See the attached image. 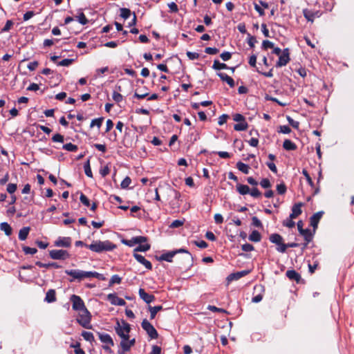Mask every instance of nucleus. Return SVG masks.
<instances>
[{
	"instance_id": "58836bf2",
	"label": "nucleus",
	"mask_w": 354,
	"mask_h": 354,
	"mask_svg": "<svg viewBox=\"0 0 354 354\" xmlns=\"http://www.w3.org/2000/svg\"><path fill=\"white\" fill-rule=\"evenodd\" d=\"M150 247H151L150 245L148 243H146L144 245H142L140 243V244H139V245L138 247H136L134 249L133 253H137L138 252H147L150 249Z\"/></svg>"
},
{
	"instance_id": "052dcab7",
	"label": "nucleus",
	"mask_w": 354,
	"mask_h": 354,
	"mask_svg": "<svg viewBox=\"0 0 354 354\" xmlns=\"http://www.w3.org/2000/svg\"><path fill=\"white\" fill-rule=\"evenodd\" d=\"M80 200L81 203L83 205H84L85 206H86V207L90 206V201H89L88 198L84 194H81Z\"/></svg>"
},
{
	"instance_id": "c03bdc74",
	"label": "nucleus",
	"mask_w": 354,
	"mask_h": 354,
	"mask_svg": "<svg viewBox=\"0 0 354 354\" xmlns=\"http://www.w3.org/2000/svg\"><path fill=\"white\" fill-rule=\"evenodd\" d=\"M131 14V12L130 10V9L126 8H120V16L123 19H127V18H129L130 17Z\"/></svg>"
},
{
	"instance_id": "bf43d9fd",
	"label": "nucleus",
	"mask_w": 354,
	"mask_h": 354,
	"mask_svg": "<svg viewBox=\"0 0 354 354\" xmlns=\"http://www.w3.org/2000/svg\"><path fill=\"white\" fill-rule=\"evenodd\" d=\"M274 48V44L269 40H264L262 43V48L267 50L268 48Z\"/></svg>"
},
{
	"instance_id": "e2e57ef3",
	"label": "nucleus",
	"mask_w": 354,
	"mask_h": 354,
	"mask_svg": "<svg viewBox=\"0 0 354 354\" xmlns=\"http://www.w3.org/2000/svg\"><path fill=\"white\" fill-rule=\"evenodd\" d=\"M218 49L216 48L207 47L205 52L209 55H216L218 53Z\"/></svg>"
},
{
	"instance_id": "a878e982",
	"label": "nucleus",
	"mask_w": 354,
	"mask_h": 354,
	"mask_svg": "<svg viewBox=\"0 0 354 354\" xmlns=\"http://www.w3.org/2000/svg\"><path fill=\"white\" fill-rule=\"evenodd\" d=\"M30 230V227H22L19 232V239L21 241H24L27 239L29 232Z\"/></svg>"
},
{
	"instance_id": "e433bc0d",
	"label": "nucleus",
	"mask_w": 354,
	"mask_h": 354,
	"mask_svg": "<svg viewBox=\"0 0 354 354\" xmlns=\"http://www.w3.org/2000/svg\"><path fill=\"white\" fill-rule=\"evenodd\" d=\"M84 172H85V174L89 177V178H93V173H92V171H91V165H90V160L88 159L84 165Z\"/></svg>"
},
{
	"instance_id": "774afa93",
	"label": "nucleus",
	"mask_w": 354,
	"mask_h": 354,
	"mask_svg": "<svg viewBox=\"0 0 354 354\" xmlns=\"http://www.w3.org/2000/svg\"><path fill=\"white\" fill-rule=\"evenodd\" d=\"M161 348L158 346L154 345L152 346V350L149 354H160Z\"/></svg>"
},
{
	"instance_id": "2eb2a0df",
	"label": "nucleus",
	"mask_w": 354,
	"mask_h": 354,
	"mask_svg": "<svg viewBox=\"0 0 354 354\" xmlns=\"http://www.w3.org/2000/svg\"><path fill=\"white\" fill-rule=\"evenodd\" d=\"M254 292H258L259 293L252 297V301L254 303H259L263 299L262 292H264V287L261 285H257V286H254Z\"/></svg>"
},
{
	"instance_id": "f3484780",
	"label": "nucleus",
	"mask_w": 354,
	"mask_h": 354,
	"mask_svg": "<svg viewBox=\"0 0 354 354\" xmlns=\"http://www.w3.org/2000/svg\"><path fill=\"white\" fill-rule=\"evenodd\" d=\"M133 257L139 263L144 265L147 269H152V264L151 262L147 260L143 256L138 253H133Z\"/></svg>"
},
{
	"instance_id": "9d476101",
	"label": "nucleus",
	"mask_w": 354,
	"mask_h": 354,
	"mask_svg": "<svg viewBox=\"0 0 354 354\" xmlns=\"http://www.w3.org/2000/svg\"><path fill=\"white\" fill-rule=\"evenodd\" d=\"M107 299L113 305L122 306L126 304V301L123 299L118 297L115 293L109 294L107 295Z\"/></svg>"
},
{
	"instance_id": "6e6d98bb",
	"label": "nucleus",
	"mask_w": 354,
	"mask_h": 354,
	"mask_svg": "<svg viewBox=\"0 0 354 354\" xmlns=\"http://www.w3.org/2000/svg\"><path fill=\"white\" fill-rule=\"evenodd\" d=\"M287 120L288 121L290 125H291L293 128L298 129L299 127V122L298 121L294 120L291 117L287 116Z\"/></svg>"
},
{
	"instance_id": "a211bd4d",
	"label": "nucleus",
	"mask_w": 354,
	"mask_h": 354,
	"mask_svg": "<svg viewBox=\"0 0 354 354\" xmlns=\"http://www.w3.org/2000/svg\"><path fill=\"white\" fill-rule=\"evenodd\" d=\"M115 330L118 336L122 338V341H128L129 339V333H124L121 329L120 322L117 321L116 326H115Z\"/></svg>"
},
{
	"instance_id": "4c0bfd02",
	"label": "nucleus",
	"mask_w": 354,
	"mask_h": 354,
	"mask_svg": "<svg viewBox=\"0 0 354 354\" xmlns=\"http://www.w3.org/2000/svg\"><path fill=\"white\" fill-rule=\"evenodd\" d=\"M212 68L214 70H221L227 69L228 66L224 63H221L218 60H214Z\"/></svg>"
},
{
	"instance_id": "7ed1b4c3",
	"label": "nucleus",
	"mask_w": 354,
	"mask_h": 354,
	"mask_svg": "<svg viewBox=\"0 0 354 354\" xmlns=\"http://www.w3.org/2000/svg\"><path fill=\"white\" fill-rule=\"evenodd\" d=\"M97 335L100 341L105 344V345L102 346L103 349L111 353L112 351L111 346H114V342L111 335L107 333H102L99 332L97 333Z\"/></svg>"
},
{
	"instance_id": "4468645a",
	"label": "nucleus",
	"mask_w": 354,
	"mask_h": 354,
	"mask_svg": "<svg viewBox=\"0 0 354 354\" xmlns=\"http://www.w3.org/2000/svg\"><path fill=\"white\" fill-rule=\"evenodd\" d=\"M250 272L249 270H245L240 272L232 273L229 274L227 277V280L230 282L234 280H238L241 277L248 274Z\"/></svg>"
},
{
	"instance_id": "de8ad7c7",
	"label": "nucleus",
	"mask_w": 354,
	"mask_h": 354,
	"mask_svg": "<svg viewBox=\"0 0 354 354\" xmlns=\"http://www.w3.org/2000/svg\"><path fill=\"white\" fill-rule=\"evenodd\" d=\"M121 329L124 331V333H129L131 330L130 324L126 322L124 320H122L121 323Z\"/></svg>"
},
{
	"instance_id": "ddd939ff",
	"label": "nucleus",
	"mask_w": 354,
	"mask_h": 354,
	"mask_svg": "<svg viewBox=\"0 0 354 354\" xmlns=\"http://www.w3.org/2000/svg\"><path fill=\"white\" fill-rule=\"evenodd\" d=\"M269 240L271 243L278 245L277 248H282V245H285L283 237L279 234H272L269 237Z\"/></svg>"
},
{
	"instance_id": "9b49d317",
	"label": "nucleus",
	"mask_w": 354,
	"mask_h": 354,
	"mask_svg": "<svg viewBox=\"0 0 354 354\" xmlns=\"http://www.w3.org/2000/svg\"><path fill=\"white\" fill-rule=\"evenodd\" d=\"M303 15L308 21L311 22H313L315 18L319 17L321 15L319 11H313L307 8L303 10Z\"/></svg>"
},
{
	"instance_id": "f257e3e1",
	"label": "nucleus",
	"mask_w": 354,
	"mask_h": 354,
	"mask_svg": "<svg viewBox=\"0 0 354 354\" xmlns=\"http://www.w3.org/2000/svg\"><path fill=\"white\" fill-rule=\"evenodd\" d=\"M115 245L109 241H94L90 245H86V248L97 253H101L104 251H111L115 248Z\"/></svg>"
},
{
	"instance_id": "4be33fe9",
	"label": "nucleus",
	"mask_w": 354,
	"mask_h": 354,
	"mask_svg": "<svg viewBox=\"0 0 354 354\" xmlns=\"http://www.w3.org/2000/svg\"><path fill=\"white\" fill-rule=\"evenodd\" d=\"M218 76L221 78L222 81L226 82L227 84L231 87L233 88L235 86V83L234 80L228 76L227 74L223 73H217Z\"/></svg>"
},
{
	"instance_id": "dca6fc26",
	"label": "nucleus",
	"mask_w": 354,
	"mask_h": 354,
	"mask_svg": "<svg viewBox=\"0 0 354 354\" xmlns=\"http://www.w3.org/2000/svg\"><path fill=\"white\" fill-rule=\"evenodd\" d=\"M139 296L147 304H150L155 300V297L146 292L143 288L139 289Z\"/></svg>"
},
{
	"instance_id": "473e14b6",
	"label": "nucleus",
	"mask_w": 354,
	"mask_h": 354,
	"mask_svg": "<svg viewBox=\"0 0 354 354\" xmlns=\"http://www.w3.org/2000/svg\"><path fill=\"white\" fill-rule=\"evenodd\" d=\"M283 147L288 151L294 150L297 148L296 145L290 140H285L283 144Z\"/></svg>"
},
{
	"instance_id": "79ce46f5",
	"label": "nucleus",
	"mask_w": 354,
	"mask_h": 354,
	"mask_svg": "<svg viewBox=\"0 0 354 354\" xmlns=\"http://www.w3.org/2000/svg\"><path fill=\"white\" fill-rule=\"evenodd\" d=\"M82 336L84 339L88 342H92L94 341V336L92 333L88 331H83L82 333Z\"/></svg>"
},
{
	"instance_id": "39448f33",
	"label": "nucleus",
	"mask_w": 354,
	"mask_h": 354,
	"mask_svg": "<svg viewBox=\"0 0 354 354\" xmlns=\"http://www.w3.org/2000/svg\"><path fill=\"white\" fill-rule=\"evenodd\" d=\"M65 273L72 277V279H69L70 282H73L76 279L80 281L86 278L85 275L86 271L80 270H66Z\"/></svg>"
},
{
	"instance_id": "cd10ccee",
	"label": "nucleus",
	"mask_w": 354,
	"mask_h": 354,
	"mask_svg": "<svg viewBox=\"0 0 354 354\" xmlns=\"http://www.w3.org/2000/svg\"><path fill=\"white\" fill-rule=\"evenodd\" d=\"M236 190L241 195H245L250 193V187L245 185L237 184Z\"/></svg>"
},
{
	"instance_id": "680f3d73",
	"label": "nucleus",
	"mask_w": 354,
	"mask_h": 354,
	"mask_svg": "<svg viewBox=\"0 0 354 354\" xmlns=\"http://www.w3.org/2000/svg\"><path fill=\"white\" fill-rule=\"evenodd\" d=\"M249 194L254 198H259L261 196V193L257 187L252 188V190L250 191Z\"/></svg>"
},
{
	"instance_id": "f704fd0d",
	"label": "nucleus",
	"mask_w": 354,
	"mask_h": 354,
	"mask_svg": "<svg viewBox=\"0 0 354 354\" xmlns=\"http://www.w3.org/2000/svg\"><path fill=\"white\" fill-rule=\"evenodd\" d=\"M248 127V123L245 122V120L242 121V122H240L237 124H236L234 126V130L236 131H245L247 129Z\"/></svg>"
},
{
	"instance_id": "864d4df0",
	"label": "nucleus",
	"mask_w": 354,
	"mask_h": 354,
	"mask_svg": "<svg viewBox=\"0 0 354 354\" xmlns=\"http://www.w3.org/2000/svg\"><path fill=\"white\" fill-rule=\"evenodd\" d=\"M131 183V179L129 176H127L126 178H124V179L121 183V185H120L121 188L127 189Z\"/></svg>"
},
{
	"instance_id": "0e129e2a",
	"label": "nucleus",
	"mask_w": 354,
	"mask_h": 354,
	"mask_svg": "<svg viewBox=\"0 0 354 354\" xmlns=\"http://www.w3.org/2000/svg\"><path fill=\"white\" fill-rule=\"evenodd\" d=\"M260 185L262 187L267 189L271 187V183L268 178H263L260 182Z\"/></svg>"
},
{
	"instance_id": "5fc2aeb1",
	"label": "nucleus",
	"mask_w": 354,
	"mask_h": 354,
	"mask_svg": "<svg viewBox=\"0 0 354 354\" xmlns=\"http://www.w3.org/2000/svg\"><path fill=\"white\" fill-rule=\"evenodd\" d=\"M73 62H74V59H64L62 60L61 62H59L57 63V65L62 66H68Z\"/></svg>"
},
{
	"instance_id": "bb28decb",
	"label": "nucleus",
	"mask_w": 354,
	"mask_h": 354,
	"mask_svg": "<svg viewBox=\"0 0 354 354\" xmlns=\"http://www.w3.org/2000/svg\"><path fill=\"white\" fill-rule=\"evenodd\" d=\"M35 264L40 268H61V266L59 265H58L57 263H56V262L44 263L41 261H37L35 263Z\"/></svg>"
},
{
	"instance_id": "5701e85b",
	"label": "nucleus",
	"mask_w": 354,
	"mask_h": 354,
	"mask_svg": "<svg viewBox=\"0 0 354 354\" xmlns=\"http://www.w3.org/2000/svg\"><path fill=\"white\" fill-rule=\"evenodd\" d=\"M300 234L304 236V240L306 241V243L304 245V248H306L307 245L312 241L313 234L309 229H304L301 232H300Z\"/></svg>"
},
{
	"instance_id": "603ef678",
	"label": "nucleus",
	"mask_w": 354,
	"mask_h": 354,
	"mask_svg": "<svg viewBox=\"0 0 354 354\" xmlns=\"http://www.w3.org/2000/svg\"><path fill=\"white\" fill-rule=\"evenodd\" d=\"M112 97H113V100L116 103H119V102H122V100H123L122 95L115 91H113Z\"/></svg>"
},
{
	"instance_id": "6e6552de",
	"label": "nucleus",
	"mask_w": 354,
	"mask_h": 354,
	"mask_svg": "<svg viewBox=\"0 0 354 354\" xmlns=\"http://www.w3.org/2000/svg\"><path fill=\"white\" fill-rule=\"evenodd\" d=\"M290 60V50L288 48L283 50L282 53L279 55V60L276 64L277 67H282L286 66Z\"/></svg>"
},
{
	"instance_id": "393cba45",
	"label": "nucleus",
	"mask_w": 354,
	"mask_h": 354,
	"mask_svg": "<svg viewBox=\"0 0 354 354\" xmlns=\"http://www.w3.org/2000/svg\"><path fill=\"white\" fill-rule=\"evenodd\" d=\"M45 301L48 303H52L56 301V292L54 289H50L48 290L45 297Z\"/></svg>"
},
{
	"instance_id": "49530a36",
	"label": "nucleus",
	"mask_w": 354,
	"mask_h": 354,
	"mask_svg": "<svg viewBox=\"0 0 354 354\" xmlns=\"http://www.w3.org/2000/svg\"><path fill=\"white\" fill-rule=\"evenodd\" d=\"M294 218H291L289 216V218H286L283 221V225L288 227L289 228H292L295 227V223L292 221Z\"/></svg>"
},
{
	"instance_id": "c85d7f7f",
	"label": "nucleus",
	"mask_w": 354,
	"mask_h": 354,
	"mask_svg": "<svg viewBox=\"0 0 354 354\" xmlns=\"http://www.w3.org/2000/svg\"><path fill=\"white\" fill-rule=\"evenodd\" d=\"M0 229H1V230L3 231L6 234V235H7V236L11 235V234L12 232V227L6 222H3L0 224Z\"/></svg>"
},
{
	"instance_id": "aec40b11",
	"label": "nucleus",
	"mask_w": 354,
	"mask_h": 354,
	"mask_svg": "<svg viewBox=\"0 0 354 354\" xmlns=\"http://www.w3.org/2000/svg\"><path fill=\"white\" fill-rule=\"evenodd\" d=\"M323 212H318L314 214L310 218V225L313 227L314 231L317 227L318 223L323 215Z\"/></svg>"
},
{
	"instance_id": "ea45409f",
	"label": "nucleus",
	"mask_w": 354,
	"mask_h": 354,
	"mask_svg": "<svg viewBox=\"0 0 354 354\" xmlns=\"http://www.w3.org/2000/svg\"><path fill=\"white\" fill-rule=\"evenodd\" d=\"M103 120H104V118L103 117L92 120V121L91 122V124H90V127L92 128L94 126H97V128L100 129V127L102 126Z\"/></svg>"
},
{
	"instance_id": "72a5a7b5",
	"label": "nucleus",
	"mask_w": 354,
	"mask_h": 354,
	"mask_svg": "<svg viewBox=\"0 0 354 354\" xmlns=\"http://www.w3.org/2000/svg\"><path fill=\"white\" fill-rule=\"evenodd\" d=\"M298 246L299 244L297 243H288L287 244L285 243V245H282V248H277V250L279 252L284 253L288 248H296Z\"/></svg>"
},
{
	"instance_id": "c756f323",
	"label": "nucleus",
	"mask_w": 354,
	"mask_h": 354,
	"mask_svg": "<svg viewBox=\"0 0 354 354\" xmlns=\"http://www.w3.org/2000/svg\"><path fill=\"white\" fill-rule=\"evenodd\" d=\"M162 309V306H149V310L150 311V319H153L155 318L156 315L158 312L160 311Z\"/></svg>"
},
{
	"instance_id": "7c9ffc66",
	"label": "nucleus",
	"mask_w": 354,
	"mask_h": 354,
	"mask_svg": "<svg viewBox=\"0 0 354 354\" xmlns=\"http://www.w3.org/2000/svg\"><path fill=\"white\" fill-rule=\"evenodd\" d=\"M261 239V235L257 230H253L249 235V240L253 242H259Z\"/></svg>"
},
{
	"instance_id": "8fccbe9b",
	"label": "nucleus",
	"mask_w": 354,
	"mask_h": 354,
	"mask_svg": "<svg viewBox=\"0 0 354 354\" xmlns=\"http://www.w3.org/2000/svg\"><path fill=\"white\" fill-rule=\"evenodd\" d=\"M110 173L109 165L107 164L104 167L100 168V174L102 177L106 176Z\"/></svg>"
},
{
	"instance_id": "c9c22d12",
	"label": "nucleus",
	"mask_w": 354,
	"mask_h": 354,
	"mask_svg": "<svg viewBox=\"0 0 354 354\" xmlns=\"http://www.w3.org/2000/svg\"><path fill=\"white\" fill-rule=\"evenodd\" d=\"M62 149L70 152H76L77 151L78 147L77 145L70 142L63 145Z\"/></svg>"
},
{
	"instance_id": "f8f14e48",
	"label": "nucleus",
	"mask_w": 354,
	"mask_h": 354,
	"mask_svg": "<svg viewBox=\"0 0 354 354\" xmlns=\"http://www.w3.org/2000/svg\"><path fill=\"white\" fill-rule=\"evenodd\" d=\"M55 246L62 248H69L71 245V239L70 237L59 236L54 243Z\"/></svg>"
},
{
	"instance_id": "338daca9",
	"label": "nucleus",
	"mask_w": 354,
	"mask_h": 354,
	"mask_svg": "<svg viewBox=\"0 0 354 354\" xmlns=\"http://www.w3.org/2000/svg\"><path fill=\"white\" fill-rule=\"evenodd\" d=\"M220 57H221V58L223 61H225H225H227V60H229V59H231V57H232V54H231V53H230V52H227V51H225V52L222 53L220 55Z\"/></svg>"
},
{
	"instance_id": "423d86ee",
	"label": "nucleus",
	"mask_w": 354,
	"mask_h": 354,
	"mask_svg": "<svg viewBox=\"0 0 354 354\" xmlns=\"http://www.w3.org/2000/svg\"><path fill=\"white\" fill-rule=\"evenodd\" d=\"M71 301L72 302V307L74 310L83 311L87 309L84 305V301L80 296L73 295L71 297Z\"/></svg>"
},
{
	"instance_id": "37998d69",
	"label": "nucleus",
	"mask_w": 354,
	"mask_h": 354,
	"mask_svg": "<svg viewBox=\"0 0 354 354\" xmlns=\"http://www.w3.org/2000/svg\"><path fill=\"white\" fill-rule=\"evenodd\" d=\"M122 278L119 277L118 274H114L112 276L109 281V286H112L115 283L120 284L121 283Z\"/></svg>"
},
{
	"instance_id": "13d9d810",
	"label": "nucleus",
	"mask_w": 354,
	"mask_h": 354,
	"mask_svg": "<svg viewBox=\"0 0 354 354\" xmlns=\"http://www.w3.org/2000/svg\"><path fill=\"white\" fill-rule=\"evenodd\" d=\"M120 346L122 349V352H127L130 350L131 346L128 343V341H121L120 342Z\"/></svg>"
},
{
	"instance_id": "6ab92c4d",
	"label": "nucleus",
	"mask_w": 354,
	"mask_h": 354,
	"mask_svg": "<svg viewBox=\"0 0 354 354\" xmlns=\"http://www.w3.org/2000/svg\"><path fill=\"white\" fill-rule=\"evenodd\" d=\"M286 275L290 280L295 281L297 283H299L301 280V275L295 270H287Z\"/></svg>"
},
{
	"instance_id": "1a4fd4ad",
	"label": "nucleus",
	"mask_w": 354,
	"mask_h": 354,
	"mask_svg": "<svg viewBox=\"0 0 354 354\" xmlns=\"http://www.w3.org/2000/svg\"><path fill=\"white\" fill-rule=\"evenodd\" d=\"M147 241V238L142 236H135L131 238L130 240H124L123 243L128 246H133L136 244H140L145 243Z\"/></svg>"
},
{
	"instance_id": "a19ab883",
	"label": "nucleus",
	"mask_w": 354,
	"mask_h": 354,
	"mask_svg": "<svg viewBox=\"0 0 354 354\" xmlns=\"http://www.w3.org/2000/svg\"><path fill=\"white\" fill-rule=\"evenodd\" d=\"M76 18L79 23H80L82 25H86L88 22V20L82 12H81L77 16H76Z\"/></svg>"
},
{
	"instance_id": "412c9836",
	"label": "nucleus",
	"mask_w": 354,
	"mask_h": 354,
	"mask_svg": "<svg viewBox=\"0 0 354 354\" xmlns=\"http://www.w3.org/2000/svg\"><path fill=\"white\" fill-rule=\"evenodd\" d=\"M303 203H299L295 204L292 207V213L290 214L291 218H295L298 216H299L302 213V210L301 209Z\"/></svg>"
},
{
	"instance_id": "f03ea898",
	"label": "nucleus",
	"mask_w": 354,
	"mask_h": 354,
	"mask_svg": "<svg viewBox=\"0 0 354 354\" xmlns=\"http://www.w3.org/2000/svg\"><path fill=\"white\" fill-rule=\"evenodd\" d=\"M82 314L80 315V317L77 319V322L85 328H91V315L88 309H85L82 311Z\"/></svg>"
},
{
	"instance_id": "4d7b16f0",
	"label": "nucleus",
	"mask_w": 354,
	"mask_h": 354,
	"mask_svg": "<svg viewBox=\"0 0 354 354\" xmlns=\"http://www.w3.org/2000/svg\"><path fill=\"white\" fill-rule=\"evenodd\" d=\"M183 224H184V220L183 221L175 220L169 225V227L177 228V227L182 226Z\"/></svg>"
},
{
	"instance_id": "a18cd8bd",
	"label": "nucleus",
	"mask_w": 354,
	"mask_h": 354,
	"mask_svg": "<svg viewBox=\"0 0 354 354\" xmlns=\"http://www.w3.org/2000/svg\"><path fill=\"white\" fill-rule=\"evenodd\" d=\"M265 99L268 101H272V102H276L281 106H286L288 104L287 103H283V102L279 101L276 97H272L269 95H266L265 96Z\"/></svg>"
},
{
	"instance_id": "09e8293b",
	"label": "nucleus",
	"mask_w": 354,
	"mask_h": 354,
	"mask_svg": "<svg viewBox=\"0 0 354 354\" xmlns=\"http://www.w3.org/2000/svg\"><path fill=\"white\" fill-rule=\"evenodd\" d=\"M22 249L26 254H35L37 252L36 248L28 246H23Z\"/></svg>"
},
{
	"instance_id": "0eeeda50",
	"label": "nucleus",
	"mask_w": 354,
	"mask_h": 354,
	"mask_svg": "<svg viewBox=\"0 0 354 354\" xmlns=\"http://www.w3.org/2000/svg\"><path fill=\"white\" fill-rule=\"evenodd\" d=\"M49 256L52 259L65 260L69 257V254L64 250H52L49 251Z\"/></svg>"
},
{
	"instance_id": "b1692460",
	"label": "nucleus",
	"mask_w": 354,
	"mask_h": 354,
	"mask_svg": "<svg viewBox=\"0 0 354 354\" xmlns=\"http://www.w3.org/2000/svg\"><path fill=\"white\" fill-rule=\"evenodd\" d=\"M177 254V252L171 251L167 253L162 254L159 258V261H165L167 262H171L173 257Z\"/></svg>"
},
{
	"instance_id": "69168bd1",
	"label": "nucleus",
	"mask_w": 354,
	"mask_h": 354,
	"mask_svg": "<svg viewBox=\"0 0 354 354\" xmlns=\"http://www.w3.org/2000/svg\"><path fill=\"white\" fill-rule=\"evenodd\" d=\"M13 26V21L12 20H8L6 23V25L2 28V32H8L11 27Z\"/></svg>"
},
{
	"instance_id": "2f4dec72",
	"label": "nucleus",
	"mask_w": 354,
	"mask_h": 354,
	"mask_svg": "<svg viewBox=\"0 0 354 354\" xmlns=\"http://www.w3.org/2000/svg\"><path fill=\"white\" fill-rule=\"evenodd\" d=\"M236 168L245 174H248L249 173L250 167L248 165H246L242 162H238L236 163Z\"/></svg>"
},
{
	"instance_id": "3c124183",
	"label": "nucleus",
	"mask_w": 354,
	"mask_h": 354,
	"mask_svg": "<svg viewBox=\"0 0 354 354\" xmlns=\"http://www.w3.org/2000/svg\"><path fill=\"white\" fill-rule=\"evenodd\" d=\"M286 186L283 183L277 185V191L279 194H284L286 192Z\"/></svg>"
},
{
	"instance_id": "20e7f679",
	"label": "nucleus",
	"mask_w": 354,
	"mask_h": 354,
	"mask_svg": "<svg viewBox=\"0 0 354 354\" xmlns=\"http://www.w3.org/2000/svg\"><path fill=\"white\" fill-rule=\"evenodd\" d=\"M141 326L151 339L158 338V333L157 330L148 320L144 319L141 323Z\"/></svg>"
}]
</instances>
